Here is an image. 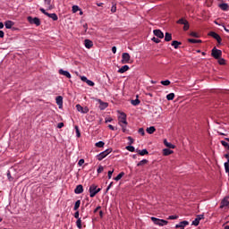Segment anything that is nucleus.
Wrapping results in <instances>:
<instances>
[{"instance_id": "f257e3e1", "label": "nucleus", "mask_w": 229, "mask_h": 229, "mask_svg": "<svg viewBox=\"0 0 229 229\" xmlns=\"http://www.w3.org/2000/svg\"><path fill=\"white\" fill-rule=\"evenodd\" d=\"M118 120H119L120 126H122V128H123V132L126 131V129L124 127V125L126 126V124H128V122L126 121V114L121 113L118 117Z\"/></svg>"}, {"instance_id": "f03ea898", "label": "nucleus", "mask_w": 229, "mask_h": 229, "mask_svg": "<svg viewBox=\"0 0 229 229\" xmlns=\"http://www.w3.org/2000/svg\"><path fill=\"white\" fill-rule=\"evenodd\" d=\"M150 219L154 223V225H157V226H165L169 223L166 220L159 219V218H157L155 216H152Z\"/></svg>"}, {"instance_id": "7ed1b4c3", "label": "nucleus", "mask_w": 229, "mask_h": 229, "mask_svg": "<svg viewBox=\"0 0 229 229\" xmlns=\"http://www.w3.org/2000/svg\"><path fill=\"white\" fill-rule=\"evenodd\" d=\"M211 56H213V58H215L216 60L220 59L221 56H223V51L216 49V47H215L211 50Z\"/></svg>"}, {"instance_id": "20e7f679", "label": "nucleus", "mask_w": 229, "mask_h": 229, "mask_svg": "<svg viewBox=\"0 0 229 229\" xmlns=\"http://www.w3.org/2000/svg\"><path fill=\"white\" fill-rule=\"evenodd\" d=\"M111 152H112V148L106 149L105 151L97 155L98 160H99V162H101V160H103V158H106V157H108V155H110Z\"/></svg>"}, {"instance_id": "39448f33", "label": "nucleus", "mask_w": 229, "mask_h": 229, "mask_svg": "<svg viewBox=\"0 0 229 229\" xmlns=\"http://www.w3.org/2000/svg\"><path fill=\"white\" fill-rule=\"evenodd\" d=\"M177 24H182V25H184L183 26V30L184 31H188L189 28H190V25H189V21L183 18H181L179 19L177 21H176Z\"/></svg>"}, {"instance_id": "423d86ee", "label": "nucleus", "mask_w": 229, "mask_h": 229, "mask_svg": "<svg viewBox=\"0 0 229 229\" xmlns=\"http://www.w3.org/2000/svg\"><path fill=\"white\" fill-rule=\"evenodd\" d=\"M27 21L30 22V24H36L37 26H40V19L37 17L33 18L31 16H28Z\"/></svg>"}, {"instance_id": "0eeeda50", "label": "nucleus", "mask_w": 229, "mask_h": 229, "mask_svg": "<svg viewBox=\"0 0 229 229\" xmlns=\"http://www.w3.org/2000/svg\"><path fill=\"white\" fill-rule=\"evenodd\" d=\"M97 189H98V185H96V184H92L89 186L90 198H94L96 196V194H98Z\"/></svg>"}, {"instance_id": "6e6552de", "label": "nucleus", "mask_w": 229, "mask_h": 229, "mask_svg": "<svg viewBox=\"0 0 229 229\" xmlns=\"http://www.w3.org/2000/svg\"><path fill=\"white\" fill-rule=\"evenodd\" d=\"M131 56H130V54L128 53H123L122 55V64H130Z\"/></svg>"}, {"instance_id": "1a4fd4ad", "label": "nucleus", "mask_w": 229, "mask_h": 229, "mask_svg": "<svg viewBox=\"0 0 229 229\" xmlns=\"http://www.w3.org/2000/svg\"><path fill=\"white\" fill-rule=\"evenodd\" d=\"M76 108L78 110V112H81V114H89V107H83L81 106V105L77 104L76 105Z\"/></svg>"}, {"instance_id": "9d476101", "label": "nucleus", "mask_w": 229, "mask_h": 229, "mask_svg": "<svg viewBox=\"0 0 229 229\" xmlns=\"http://www.w3.org/2000/svg\"><path fill=\"white\" fill-rule=\"evenodd\" d=\"M209 37H212L213 38H215V40H216L219 44H221V36H219V34L214 32V31H211L209 32Z\"/></svg>"}, {"instance_id": "9b49d317", "label": "nucleus", "mask_w": 229, "mask_h": 229, "mask_svg": "<svg viewBox=\"0 0 229 229\" xmlns=\"http://www.w3.org/2000/svg\"><path fill=\"white\" fill-rule=\"evenodd\" d=\"M229 195L223 199L221 201L220 208H225V207H229Z\"/></svg>"}, {"instance_id": "f8f14e48", "label": "nucleus", "mask_w": 229, "mask_h": 229, "mask_svg": "<svg viewBox=\"0 0 229 229\" xmlns=\"http://www.w3.org/2000/svg\"><path fill=\"white\" fill-rule=\"evenodd\" d=\"M153 33L156 37H157V38H164V32H162V30H154Z\"/></svg>"}, {"instance_id": "ddd939ff", "label": "nucleus", "mask_w": 229, "mask_h": 229, "mask_svg": "<svg viewBox=\"0 0 229 229\" xmlns=\"http://www.w3.org/2000/svg\"><path fill=\"white\" fill-rule=\"evenodd\" d=\"M189 225V221H182L178 225H175V228H183L185 229V226Z\"/></svg>"}, {"instance_id": "4468645a", "label": "nucleus", "mask_w": 229, "mask_h": 229, "mask_svg": "<svg viewBox=\"0 0 229 229\" xmlns=\"http://www.w3.org/2000/svg\"><path fill=\"white\" fill-rule=\"evenodd\" d=\"M84 46H85V47H87V49H90L92 47V46H94V43L90 39H85Z\"/></svg>"}, {"instance_id": "2eb2a0df", "label": "nucleus", "mask_w": 229, "mask_h": 229, "mask_svg": "<svg viewBox=\"0 0 229 229\" xmlns=\"http://www.w3.org/2000/svg\"><path fill=\"white\" fill-rule=\"evenodd\" d=\"M56 105H58L59 108L60 106H63L64 105V98L62 96H58L55 98Z\"/></svg>"}, {"instance_id": "dca6fc26", "label": "nucleus", "mask_w": 229, "mask_h": 229, "mask_svg": "<svg viewBox=\"0 0 229 229\" xmlns=\"http://www.w3.org/2000/svg\"><path fill=\"white\" fill-rule=\"evenodd\" d=\"M75 194H81L83 192V185L79 184L74 190Z\"/></svg>"}, {"instance_id": "f3484780", "label": "nucleus", "mask_w": 229, "mask_h": 229, "mask_svg": "<svg viewBox=\"0 0 229 229\" xmlns=\"http://www.w3.org/2000/svg\"><path fill=\"white\" fill-rule=\"evenodd\" d=\"M126 71H130V66L128 65H123L122 66L119 70H118V72L120 74H124V72H126Z\"/></svg>"}, {"instance_id": "a211bd4d", "label": "nucleus", "mask_w": 229, "mask_h": 229, "mask_svg": "<svg viewBox=\"0 0 229 229\" xmlns=\"http://www.w3.org/2000/svg\"><path fill=\"white\" fill-rule=\"evenodd\" d=\"M59 74H61L62 76H65L66 78L71 79V73L67 71L63 70V69L59 70Z\"/></svg>"}, {"instance_id": "6ab92c4d", "label": "nucleus", "mask_w": 229, "mask_h": 229, "mask_svg": "<svg viewBox=\"0 0 229 229\" xmlns=\"http://www.w3.org/2000/svg\"><path fill=\"white\" fill-rule=\"evenodd\" d=\"M15 22L12 21H6L4 22V26L6 28V30H12V27L14 26Z\"/></svg>"}, {"instance_id": "aec40b11", "label": "nucleus", "mask_w": 229, "mask_h": 229, "mask_svg": "<svg viewBox=\"0 0 229 229\" xmlns=\"http://www.w3.org/2000/svg\"><path fill=\"white\" fill-rule=\"evenodd\" d=\"M173 40V35L169 32H165V41L171 42Z\"/></svg>"}, {"instance_id": "412c9836", "label": "nucleus", "mask_w": 229, "mask_h": 229, "mask_svg": "<svg viewBox=\"0 0 229 229\" xmlns=\"http://www.w3.org/2000/svg\"><path fill=\"white\" fill-rule=\"evenodd\" d=\"M219 8L223 10V12H228L229 11V5L228 4H220Z\"/></svg>"}, {"instance_id": "4be33fe9", "label": "nucleus", "mask_w": 229, "mask_h": 229, "mask_svg": "<svg viewBox=\"0 0 229 229\" xmlns=\"http://www.w3.org/2000/svg\"><path fill=\"white\" fill-rule=\"evenodd\" d=\"M155 131H157V129L155 128V126H150V127L147 128V132L149 135H153V133H155Z\"/></svg>"}, {"instance_id": "5701e85b", "label": "nucleus", "mask_w": 229, "mask_h": 229, "mask_svg": "<svg viewBox=\"0 0 229 229\" xmlns=\"http://www.w3.org/2000/svg\"><path fill=\"white\" fill-rule=\"evenodd\" d=\"M99 108L101 110H105V108H107L108 107V103H106V102H103L101 100H99Z\"/></svg>"}, {"instance_id": "b1692460", "label": "nucleus", "mask_w": 229, "mask_h": 229, "mask_svg": "<svg viewBox=\"0 0 229 229\" xmlns=\"http://www.w3.org/2000/svg\"><path fill=\"white\" fill-rule=\"evenodd\" d=\"M47 17H49L50 19H52L53 21H58V15H56V13H47Z\"/></svg>"}, {"instance_id": "393cba45", "label": "nucleus", "mask_w": 229, "mask_h": 229, "mask_svg": "<svg viewBox=\"0 0 229 229\" xmlns=\"http://www.w3.org/2000/svg\"><path fill=\"white\" fill-rule=\"evenodd\" d=\"M164 144L166 146V148H169L170 149H174V145L173 143H169L167 140H164Z\"/></svg>"}, {"instance_id": "a878e982", "label": "nucleus", "mask_w": 229, "mask_h": 229, "mask_svg": "<svg viewBox=\"0 0 229 229\" xmlns=\"http://www.w3.org/2000/svg\"><path fill=\"white\" fill-rule=\"evenodd\" d=\"M172 153H173V150L169 148L163 149V155H165V157H169V155H172Z\"/></svg>"}, {"instance_id": "bb28decb", "label": "nucleus", "mask_w": 229, "mask_h": 229, "mask_svg": "<svg viewBox=\"0 0 229 229\" xmlns=\"http://www.w3.org/2000/svg\"><path fill=\"white\" fill-rule=\"evenodd\" d=\"M188 42H190L191 44H201V39H194V38H189Z\"/></svg>"}, {"instance_id": "cd10ccee", "label": "nucleus", "mask_w": 229, "mask_h": 229, "mask_svg": "<svg viewBox=\"0 0 229 229\" xmlns=\"http://www.w3.org/2000/svg\"><path fill=\"white\" fill-rule=\"evenodd\" d=\"M148 159H142L141 161H140L138 164H137V166L138 167H141L142 165H146V164H148Z\"/></svg>"}, {"instance_id": "c85d7f7f", "label": "nucleus", "mask_w": 229, "mask_h": 229, "mask_svg": "<svg viewBox=\"0 0 229 229\" xmlns=\"http://www.w3.org/2000/svg\"><path fill=\"white\" fill-rule=\"evenodd\" d=\"M172 46L174 47V49H178V46H182V42L174 40V41L172 42Z\"/></svg>"}, {"instance_id": "c756f323", "label": "nucleus", "mask_w": 229, "mask_h": 229, "mask_svg": "<svg viewBox=\"0 0 229 229\" xmlns=\"http://www.w3.org/2000/svg\"><path fill=\"white\" fill-rule=\"evenodd\" d=\"M80 205H81V200H77L74 204L73 210L78 211V208H80Z\"/></svg>"}, {"instance_id": "7c9ffc66", "label": "nucleus", "mask_w": 229, "mask_h": 229, "mask_svg": "<svg viewBox=\"0 0 229 229\" xmlns=\"http://www.w3.org/2000/svg\"><path fill=\"white\" fill-rule=\"evenodd\" d=\"M140 157H144V155H148L149 152H148V149H142L137 151Z\"/></svg>"}, {"instance_id": "2f4dec72", "label": "nucleus", "mask_w": 229, "mask_h": 229, "mask_svg": "<svg viewBox=\"0 0 229 229\" xmlns=\"http://www.w3.org/2000/svg\"><path fill=\"white\" fill-rule=\"evenodd\" d=\"M131 104L133 105V106H138V105H140V100L136 98L135 100H131Z\"/></svg>"}, {"instance_id": "473e14b6", "label": "nucleus", "mask_w": 229, "mask_h": 229, "mask_svg": "<svg viewBox=\"0 0 229 229\" xmlns=\"http://www.w3.org/2000/svg\"><path fill=\"white\" fill-rule=\"evenodd\" d=\"M123 176H124V172H121L116 177L114 178V180H115V182H119Z\"/></svg>"}, {"instance_id": "72a5a7b5", "label": "nucleus", "mask_w": 229, "mask_h": 229, "mask_svg": "<svg viewBox=\"0 0 229 229\" xmlns=\"http://www.w3.org/2000/svg\"><path fill=\"white\" fill-rule=\"evenodd\" d=\"M166 99H167V101H173V99H174V93H169L166 96Z\"/></svg>"}, {"instance_id": "f704fd0d", "label": "nucleus", "mask_w": 229, "mask_h": 229, "mask_svg": "<svg viewBox=\"0 0 229 229\" xmlns=\"http://www.w3.org/2000/svg\"><path fill=\"white\" fill-rule=\"evenodd\" d=\"M76 226H77V228H79V229L83 228V226L81 225V218H79V219L76 221Z\"/></svg>"}, {"instance_id": "c9c22d12", "label": "nucleus", "mask_w": 229, "mask_h": 229, "mask_svg": "<svg viewBox=\"0 0 229 229\" xmlns=\"http://www.w3.org/2000/svg\"><path fill=\"white\" fill-rule=\"evenodd\" d=\"M218 60V64L219 65H226V60H225L224 58H219Z\"/></svg>"}, {"instance_id": "e433bc0d", "label": "nucleus", "mask_w": 229, "mask_h": 229, "mask_svg": "<svg viewBox=\"0 0 229 229\" xmlns=\"http://www.w3.org/2000/svg\"><path fill=\"white\" fill-rule=\"evenodd\" d=\"M161 85H164L165 87H167V86L171 85V81H169V80L162 81Z\"/></svg>"}, {"instance_id": "4c0bfd02", "label": "nucleus", "mask_w": 229, "mask_h": 229, "mask_svg": "<svg viewBox=\"0 0 229 229\" xmlns=\"http://www.w3.org/2000/svg\"><path fill=\"white\" fill-rule=\"evenodd\" d=\"M72 13H76L77 12H80V7L78 5H73L72 8Z\"/></svg>"}, {"instance_id": "58836bf2", "label": "nucleus", "mask_w": 229, "mask_h": 229, "mask_svg": "<svg viewBox=\"0 0 229 229\" xmlns=\"http://www.w3.org/2000/svg\"><path fill=\"white\" fill-rule=\"evenodd\" d=\"M126 149L128 151H131V153H134L135 152V147H133V146H127Z\"/></svg>"}, {"instance_id": "ea45409f", "label": "nucleus", "mask_w": 229, "mask_h": 229, "mask_svg": "<svg viewBox=\"0 0 229 229\" xmlns=\"http://www.w3.org/2000/svg\"><path fill=\"white\" fill-rule=\"evenodd\" d=\"M97 148H104L105 143L103 141H98L95 144Z\"/></svg>"}, {"instance_id": "a19ab883", "label": "nucleus", "mask_w": 229, "mask_h": 229, "mask_svg": "<svg viewBox=\"0 0 229 229\" xmlns=\"http://www.w3.org/2000/svg\"><path fill=\"white\" fill-rule=\"evenodd\" d=\"M220 142H221L222 146H224V148H226V149H229L228 142H226L225 140H221Z\"/></svg>"}, {"instance_id": "79ce46f5", "label": "nucleus", "mask_w": 229, "mask_h": 229, "mask_svg": "<svg viewBox=\"0 0 229 229\" xmlns=\"http://www.w3.org/2000/svg\"><path fill=\"white\" fill-rule=\"evenodd\" d=\"M112 13H115L117 12V6L115 4H113V6L111 7Z\"/></svg>"}, {"instance_id": "37998d69", "label": "nucleus", "mask_w": 229, "mask_h": 229, "mask_svg": "<svg viewBox=\"0 0 229 229\" xmlns=\"http://www.w3.org/2000/svg\"><path fill=\"white\" fill-rule=\"evenodd\" d=\"M75 130H76V135L78 138L81 137V133L80 132V127H78V125L75 126Z\"/></svg>"}, {"instance_id": "c03bdc74", "label": "nucleus", "mask_w": 229, "mask_h": 229, "mask_svg": "<svg viewBox=\"0 0 229 229\" xmlns=\"http://www.w3.org/2000/svg\"><path fill=\"white\" fill-rule=\"evenodd\" d=\"M103 171H105V167H103V165H99L97 170V173L99 174L103 173Z\"/></svg>"}, {"instance_id": "a18cd8bd", "label": "nucleus", "mask_w": 229, "mask_h": 229, "mask_svg": "<svg viewBox=\"0 0 229 229\" xmlns=\"http://www.w3.org/2000/svg\"><path fill=\"white\" fill-rule=\"evenodd\" d=\"M191 37H194L195 38H199V34L198 32H191Z\"/></svg>"}, {"instance_id": "49530a36", "label": "nucleus", "mask_w": 229, "mask_h": 229, "mask_svg": "<svg viewBox=\"0 0 229 229\" xmlns=\"http://www.w3.org/2000/svg\"><path fill=\"white\" fill-rule=\"evenodd\" d=\"M191 225H193V226H198V225H199V221L195 218L194 221H192Z\"/></svg>"}, {"instance_id": "de8ad7c7", "label": "nucleus", "mask_w": 229, "mask_h": 229, "mask_svg": "<svg viewBox=\"0 0 229 229\" xmlns=\"http://www.w3.org/2000/svg\"><path fill=\"white\" fill-rule=\"evenodd\" d=\"M86 83H87V85H89V87H94V85H95L94 81H90V80H88Z\"/></svg>"}, {"instance_id": "09e8293b", "label": "nucleus", "mask_w": 229, "mask_h": 229, "mask_svg": "<svg viewBox=\"0 0 229 229\" xmlns=\"http://www.w3.org/2000/svg\"><path fill=\"white\" fill-rule=\"evenodd\" d=\"M112 174H114V170L108 171V173H107V178H108V180H111V179H112Z\"/></svg>"}, {"instance_id": "8fccbe9b", "label": "nucleus", "mask_w": 229, "mask_h": 229, "mask_svg": "<svg viewBox=\"0 0 229 229\" xmlns=\"http://www.w3.org/2000/svg\"><path fill=\"white\" fill-rule=\"evenodd\" d=\"M138 132H139L140 135H142V136L146 135V132L144 131V129H143V128H140L139 131H138Z\"/></svg>"}, {"instance_id": "3c124183", "label": "nucleus", "mask_w": 229, "mask_h": 229, "mask_svg": "<svg viewBox=\"0 0 229 229\" xmlns=\"http://www.w3.org/2000/svg\"><path fill=\"white\" fill-rule=\"evenodd\" d=\"M152 41L155 42L156 44H160V39L158 38H152Z\"/></svg>"}, {"instance_id": "603ef678", "label": "nucleus", "mask_w": 229, "mask_h": 229, "mask_svg": "<svg viewBox=\"0 0 229 229\" xmlns=\"http://www.w3.org/2000/svg\"><path fill=\"white\" fill-rule=\"evenodd\" d=\"M7 178L9 182H12L13 180V177H12V174H10V171L7 172Z\"/></svg>"}, {"instance_id": "864d4df0", "label": "nucleus", "mask_w": 229, "mask_h": 229, "mask_svg": "<svg viewBox=\"0 0 229 229\" xmlns=\"http://www.w3.org/2000/svg\"><path fill=\"white\" fill-rule=\"evenodd\" d=\"M167 219H169V220L178 219V216H176V215L169 216Z\"/></svg>"}, {"instance_id": "5fc2aeb1", "label": "nucleus", "mask_w": 229, "mask_h": 229, "mask_svg": "<svg viewBox=\"0 0 229 229\" xmlns=\"http://www.w3.org/2000/svg\"><path fill=\"white\" fill-rule=\"evenodd\" d=\"M74 217H75V219H80V211H76L75 213H74Z\"/></svg>"}, {"instance_id": "6e6d98bb", "label": "nucleus", "mask_w": 229, "mask_h": 229, "mask_svg": "<svg viewBox=\"0 0 229 229\" xmlns=\"http://www.w3.org/2000/svg\"><path fill=\"white\" fill-rule=\"evenodd\" d=\"M225 173H229V165H228V163H225Z\"/></svg>"}, {"instance_id": "4d7b16f0", "label": "nucleus", "mask_w": 229, "mask_h": 229, "mask_svg": "<svg viewBox=\"0 0 229 229\" xmlns=\"http://www.w3.org/2000/svg\"><path fill=\"white\" fill-rule=\"evenodd\" d=\"M84 164H85V159H80L78 162V165H80V166H81Z\"/></svg>"}, {"instance_id": "13d9d810", "label": "nucleus", "mask_w": 229, "mask_h": 229, "mask_svg": "<svg viewBox=\"0 0 229 229\" xmlns=\"http://www.w3.org/2000/svg\"><path fill=\"white\" fill-rule=\"evenodd\" d=\"M204 215H198L196 218L199 221L200 219H204Z\"/></svg>"}, {"instance_id": "bf43d9fd", "label": "nucleus", "mask_w": 229, "mask_h": 229, "mask_svg": "<svg viewBox=\"0 0 229 229\" xmlns=\"http://www.w3.org/2000/svg\"><path fill=\"white\" fill-rule=\"evenodd\" d=\"M39 10L41 11V13H44V15H47L48 13L46 12V9L40 8Z\"/></svg>"}, {"instance_id": "052dcab7", "label": "nucleus", "mask_w": 229, "mask_h": 229, "mask_svg": "<svg viewBox=\"0 0 229 229\" xmlns=\"http://www.w3.org/2000/svg\"><path fill=\"white\" fill-rule=\"evenodd\" d=\"M45 4H47V6H51V0H44Z\"/></svg>"}, {"instance_id": "680f3d73", "label": "nucleus", "mask_w": 229, "mask_h": 229, "mask_svg": "<svg viewBox=\"0 0 229 229\" xmlns=\"http://www.w3.org/2000/svg\"><path fill=\"white\" fill-rule=\"evenodd\" d=\"M81 81H85L86 83H87V81H89V79H87V77H85V76H82L81 78Z\"/></svg>"}, {"instance_id": "e2e57ef3", "label": "nucleus", "mask_w": 229, "mask_h": 229, "mask_svg": "<svg viewBox=\"0 0 229 229\" xmlns=\"http://www.w3.org/2000/svg\"><path fill=\"white\" fill-rule=\"evenodd\" d=\"M112 53H114V55H115L117 53V47H112Z\"/></svg>"}, {"instance_id": "0e129e2a", "label": "nucleus", "mask_w": 229, "mask_h": 229, "mask_svg": "<svg viewBox=\"0 0 229 229\" xmlns=\"http://www.w3.org/2000/svg\"><path fill=\"white\" fill-rule=\"evenodd\" d=\"M0 38H4V31L0 30Z\"/></svg>"}, {"instance_id": "69168bd1", "label": "nucleus", "mask_w": 229, "mask_h": 229, "mask_svg": "<svg viewBox=\"0 0 229 229\" xmlns=\"http://www.w3.org/2000/svg\"><path fill=\"white\" fill-rule=\"evenodd\" d=\"M108 128H109V130H112L113 131H115V127H114V125H112V124H109Z\"/></svg>"}, {"instance_id": "338daca9", "label": "nucleus", "mask_w": 229, "mask_h": 229, "mask_svg": "<svg viewBox=\"0 0 229 229\" xmlns=\"http://www.w3.org/2000/svg\"><path fill=\"white\" fill-rule=\"evenodd\" d=\"M57 128H64V123H59L58 124H57Z\"/></svg>"}, {"instance_id": "774afa93", "label": "nucleus", "mask_w": 229, "mask_h": 229, "mask_svg": "<svg viewBox=\"0 0 229 229\" xmlns=\"http://www.w3.org/2000/svg\"><path fill=\"white\" fill-rule=\"evenodd\" d=\"M113 119L112 118H106V123H112Z\"/></svg>"}]
</instances>
